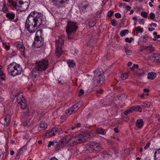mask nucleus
<instances>
[{
  "label": "nucleus",
  "mask_w": 160,
  "mask_h": 160,
  "mask_svg": "<svg viewBox=\"0 0 160 160\" xmlns=\"http://www.w3.org/2000/svg\"><path fill=\"white\" fill-rule=\"evenodd\" d=\"M77 103L79 105V107H81L82 106V102H79L78 103Z\"/></svg>",
  "instance_id": "obj_61"
},
{
  "label": "nucleus",
  "mask_w": 160,
  "mask_h": 160,
  "mask_svg": "<svg viewBox=\"0 0 160 160\" xmlns=\"http://www.w3.org/2000/svg\"><path fill=\"white\" fill-rule=\"evenodd\" d=\"M125 52L127 55H130L132 54V52L130 50H129L127 48L125 49Z\"/></svg>",
  "instance_id": "obj_40"
},
{
  "label": "nucleus",
  "mask_w": 160,
  "mask_h": 160,
  "mask_svg": "<svg viewBox=\"0 0 160 160\" xmlns=\"http://www.w3.org/2000/svg\"><path fill=\"white\" fill-rule=\"evenodd\" d=\"M130 112H129V110H126L124 112V114L125 115H127Z\"/></svg>",
  "instance_id": "obj_62"
},
{
  "label": "nucleus",
  "mask_w": 160,
  "mask_h": 160,
  "mask_svg": "<svg viewBox=\"0 0 160 160\" xmlns=\"http://www.w3.org/2000/svg\"><path fill=\"white\" fill-rule=\"evenodd\" d=\"M5 121L7 123H9L10 120V118L9 116H7L4 118Z\"/></svg>",
  "instance_id": "obj_39"
},
{
  "label": "nucleus",
  "mask_w": 160,
  "mask_h": 160,
  "mask_svg": "<svg viewBox=\"0 0 160 160\" xmlns=\"http://www.w3.org/2000/svg\"><path fill=\"white\" fill-rule=\"evenodd\" d=\"M84 92L83 90L82 89H81L80 90V91L79 92L78 96L80 97V96L84 94Z\"/></svg>",
  "instance_id": "obj_52"
},
{
  "label": "nucleus",
  "mask_w": 160,
  "mask_h": 160,
  "mask_svg": "<svg viewBox=\"0 0 160 160\" xmlns=\"http://www.w3.org/2000/svg\"><path fill=\"white\" fill-rule=\"evenodd\" d=\"M89 146L90 148L95 151L99 150L100 148V143L93 142H91L89 143Z\"/></svg>",
  "instance_id": "obj_11"
},
{
  "label": "nucleus",
  "mask_w": 160,
  "mask_h": 160,
  "mask_svg": "<svg viewBox=\"0 0 160 160\" xmlns=\"http://www.w3.org/2000/svg\"><path fill=\"white\" fill-rule=\"evenodd\" d=\"M115 16L116 18H120L121 17V15L119 13H117L115 14Z\"/></svg>",
  "instance_id": "obj_51"
},
{
  "label": "nucleus",
  "mask_w": 160,
  "mask_h": 160,
  "mask_svg": "<svg viewBox=\"0 0 160 160\" xmlns=\"http://www.w3.org/2000/svg\"><path fill=\"white\" fill-rule=\"evenodd\" d=\"M125 98V95L124 94H120L118 96V98L119 100L122 101L123 99Z\"/></svg>",
  "instance_id": "obj_32"
},
{
  "label": "nucleus",
  "mask_w": 160,
  "mask_h": 160,
  "mask_svg": "<svg viewBox=\"0 0 160 160\" xmlns=\"http://www.w3.org/2000/svg\"><path fill=\"white\" fill-rule=\"evenodd\" d=\"M16 46L18 48H19L20 47H21L23 45L22 43L20 42H16Z\"/></svg>",
  "instance_id": "obj_36"
},
{
  "label": "nucleus",
  "mask_w": 160,
  "mask_h": 160,
  "mask_svg": "<svg viewBox=\"0 0 160 160\" xmlns=\"http://www.w3.org/2000/svg\"><path fill=\"white\" fill-rule=\"evenodd\" d=\"M78 28L75 22L70 20L68 21V24L66 27V31L68 35V38L69 39H70L72 38L70 37V36L71 34H74L76 32Z\"/></svg>",
  "instance_id": "obj_7"
},
{
  "label": "nucleus",
  "mask_w": 160,
  "mask_h": 160,
  "mask_svg": "<svg viewBox=\"0 0 160 160\" xmlns=\"http://www.w3.org/2000/svg\"><path fill=\"white\" fill-rule=\"evenodd\" d=\"M97 69L94 72V76L93 82V84L96 86H100L104 83L105 81V78L103 72H99Z\"/></svg>",
  "instance_id": "obj_5"
},
{
  "label": "nucleus",
  "mask_w": 160,
  "mask_h": 160,
  "mask_svg": "<svg viewBox=\"0 0 160 160\" xmlns=\"http://www.w3.org/2000/svg\"><path fill=\"white\" fill-rule=\"evenodd\" d=\"M148 29L149 31H152L154 30L155 29V28H150L149 27V28H148Z\"/></svg>",
  "instance_id": "obj_64"
},
{
  "label": "nucleus",
  "mask_w": 160,
  "mask_h": 160,
  "mask_svg": "<svg viewBox=\"0 0 160 160\" xmlns=\"http://www.w3.org/2000/svg\"><path fill=\"white\" fill-rule=\"evenodd\" d=\"M56 140H53L52 141H50L49 142V143L48 145V148L52 146H55L56 143Z\"/></svg>",
  "instance_id": "obj_29"
},
{
  "label": "nucleus",
  "mask_w": 160,
  "mask_h": 160,
  "mask_svg": "<svg viewBox=\"0 0 160 160\" xmlns=\"http://www.w3.org/2000/svg\"><path fill=\"white\" fill-rule=\"evenodd\" d=\"M58 132L59 134L62 133L63 132V131L62 129L61 128H58Z\"/></svg>",
  "instance_id": "obj_63"
},
{
  "label": "nucleus",
  "mask_w": 160,
  "mask_h": 160,
  "mask_svg": "<svg viewBox=\"0 0 160 160\" xmlns=\"http://www.w3.org/2000/svg\"><path fill=\"white\" fill-rule=\"evenodd\" d=\"M72 107H73V108H75V109H76V111L78 109L79 106L78 104L76 103L72 106Z\"/></svg>",
  "instance_id": "obj_47"
},
{
  "label": "nucleus",
  "mask_w": 160,
  "mask_h": 160,
  "mask_svg": "<svg viewBox=\"0 0 160 160\" xmlns=\"http://www.w3.org/2000/svg\"><path fill=\"white\" fill-rule=\"evenodd\" d=\"M157 25V24L155 23H152L150 24V26L151 27H156Z\"/></svg>",
  "instance_id": "obj_59"
},
{
  "label": "nucleus",
  "mask_w": 160,
  "mask_h": 160,
  "mask_svg": "<svg viewBox=\"0 0 160 160\" xmlns=\"http://www.w3.org/2000/svg\"><path fill=\"white\" fill-rule=\"evenodd\" d=\"M22 93H16L17 102L21 105L22 109L25 110L24 113H22V117L25 116L29 115L31 114V109L27 107V104L25 99L23 98Z\"/></svg>",
  "instance_id": "obj_3"
},
{
  "label": "nucleus",
  "mask_w": 160,
  "mask_h": 160,
  "mask_svg": "<svg viewBox=\"0 0 160 160\" xmlns=\"http://www.w3.org/2000/svg\"><path fill=\"white\" fill-rule=\"evenodd\" d=\"M26 119V120H25L24 119L22 120L23 122L22 123L23 125L24 126H30L31 124L30 122L31 120L30 118H28L27 117L25 118V119Z\"/></svg>",
  "instance_id": "obj_15"
},
{
  "label": "nucleus",
  "mask_w": 160,
  "mask_h": 160,
  "mask_svg": "<svg viewBox=\"0 0 160 160\" xmlns=\"http://www.w3.org/2000/svg\"><path fill=\"white\" fill-rule=\"evenodd\" d=\"M127 6L126 3H122L120 4L119 6L121 8L122 7L123 8H125V7Z\"/></svg>",
  "instance_id": "obj_43"
},
{
  "label": "nucleus",
  "mask_w": 160,
  "mask_h": 160,
  "mask_svg": "<svg viewBox=\"0 0 160 160\" xmlns=\"http://www.w3.org/2000/svg\"><path fill=\"white\" fill-rule=\"evenodd\" d=\"M150 145L151 142H148L146 146L144 147V149L145 150L147 149L149 147Z\"/></svg>",
  "instance_id": "obj_54"
},
{
  "label": "nucleus",
  "mask_w": 160,
  "mask_h": 160,
  "mask_svg": "<svg viewBox=\"0 0 160 160\" xmlns=\"http://www.w3.org/2000/svg\"><path fill=\"white\" fill-rule=\"evenodd\" d=\"M138 64H134L133 65L132 67L131 68H130L132 70H133L135 68H138Z\"/></svg>",
  "instance_id": "obj_41"
},
{
  "label": "nucleus",
  "mask_w": 160,
  "mask_h": 160,
  "mask_svg": "<svg viewBox=\"0 0 160 160\" xmlns=\"http://www.w3.org/2000/svg\"><path fill=\"white\" fill-rule=\"evenodd\" d=\"M134 107L135 111H139L140 112H142L141 108L139 106H135Z\"/></svg>",
  "instance_id": "obj_30"
},
{
  "label": "nucleus",
  "mask_w": 160,
  "mask_h": 160,
  "mask_svg": "<svg viewBox=\"0 0 160 160\" xmlns=\"http://www.w3.org/2000/svg\"><path fill=\"white\" fill-rule=\"evenodd\" d=\"M63 139L66 146H72L78 143L75 136L72 137L70 135H67L63 138Z\"/></svg>",
  "instance_id": "obj_9"
},
{
  "label": "nucleus",
  "mask_w": 160,
  "mask_h": 160,
  "mask_svg": "<svg viewBox=\"0 0 160 160\" xmlns=\"http://www.w3.org/2000/svg\"><path fill=\"white\" fill-rule=\"evenodd\" d=\"M6 16L11 21L16 22L18 20V18H16L15 19H14L15 15L13 12L8 13L6 14Z\"/></svg>",
  "instance_id": "obj_13"
},
{
  "label": "nucleus",
  "mask_w": 160,
  "mask_h": 160,
  "mask_svg": "<svg viewBox=\"0 0 160 160\" xmlns=\"http://www.w3.org/2000/svg\"><path fill=\"white\" fill-rule=\"evenodd\" d=\"M62 138L60 141L58 142H57V141H56V143L55 144L56 150L58 151L59 149L62 148L64 146H65V145L64 143V142Z\"/></svg>",
  "instance_id": "obj_12"
},
{
  "label": "nucleus",
  "mask_w": 160,
  "mask_h": 160,
  "mask_svg": "<svg viewBox=\"0 0 160 160\" xmlns=\"http://www.w3.org/2000/svg\"><path fill=\"white\" fill-rule=\"evenodd\" d=\"M22 71V67L14 62L11 63L8 66V73L12 77L20 75Z\"/></svg>",
  "instance_id": "obj_4"
},
{
  "label": "nucleus",
  "mask_w": 160,
  "mask_h": 160,
  "mask_svg": "<svg viewBox=\"0 0 160 160\" xmlns=\"http://www.w3.org/2000/svg\"><path fill=\"white\" fill-rule=\"evenodd\" d=\"M54 133L56 134H59L58 132V128H52Z\"/></svg>",
  "instance_id": "obj_49"
},
{
  "label": "nucleus",
  "mask_w": 160,
  "mask_h": 160,
  "mask_svg": "<svg viewBox=\"0 0 160 160\" xmlns=\"http://www.w3.org/2000/svg\"><path fill=\"white\" fill-rule=\"evenodd\" d=\"M43 18V15L37 11L31 12L26 21V28L30 33H34L41 25Z\"/></svg>",
  "instance_id": "obj_1"
},
{
  "label": "nucleus",
  "mask_w": 160,
  "mask_h": 160,
  "mask_svg": "<svg viewBox=\"0 0 160 160\" xmlns=\"http://www.w3.org/2000/svg\"><path fill=\"white\" fill-rule=\"evenodd\" d=\"M113 11L110 10V11L108 13V17H111L113 15Z\"/></svg>",
  "instance_id": "obj_44"
},
{
  "label": "nucleus",
  "mask_w": 160,
  "mask_h": 160,
  "mask_svg": "<svg viewBox=\"0 0 160 160\" xmlns=\"http://www.w3.org/2000/svg\"><path fill=\"white\" fill-rule=\"evenodd\" d=\"M154 160H160V148L157 149L154 153Z\"/></svg>",
  "instance_id": "obj_14"
},
{
  "label": "nucleus",
  "mask_w": 160,
  "mask_h": 160,
  "mask_svg": "<svg viewBox=\"0 0 160 160\" xmlns=\"http://www.w3.org/2000/svg\"><path fill=\"white\" fill-rule=\"evenodd\" d=\"M27 148L26 146H24L20 149V152L21 151L24 152L27 149Z\"/></svg>",
  "instance_id": "obj_38"
},
{
  "label": "nucleus",
  "mask_w": 160,
  "mask_h": 160,
  "mask_svg": "<svg viewBox=\"0 0 160 160\" xmlns=\"http://www.w3.org/2000/svg\"><path fill=\"white\" fill-rule=\"evenodd\" d=\"M69 0H60L59 3L61 4H63L64 3L68 2Z\"/></svg>",
  "instance_id": "obj_53"
},
{
  "label": "nucleus",
  "mask_w": 160,
  "mask_h": 160,
  "mask_svg": "<svg viewBox=\"0 0 160 160\" xmlns=\"http://www.w3.org/2000/svg\"><path fill=\"white\" fill-rule=\"evenodd\" d=\"M144 92L147 93L146 94V96H147L148 95V92L149 91V90L147 88H145L143 89Z\"/></svg>",
  "instance_id": "obj_55"
},
{
  "label": "nucleus",
  "mask_w": 160,
  "mask_h": 160,
  "mask_svg": "<svg viewBox=\"0 0 160 160\" xmlns=\"http://www.w3.org/2000/svg\"><path fill=\"white\" fill-rule=\"evenodd\" d=\"M76 128H78L80 127L81 124L80 123H77L75 125Z\"/></svg>",
  "instance_id": "obj_57"
},
{
  "label": "nucleus",
  "mask_w": 160,
  "mask_h": 160,
  "mask_svg": "<svg viewBox=\"0 0 160 160\" xmlns=\"http://www.w3.org/2000/svg\"><path fill=\"white\" fill-rule=\"evenodd\" d=\"M132 39V38H127L125 39V41L126 42L130 43L132 42V40H131Z\"/></svg>",
  "instance_id": "obj_45"
},
{
  "label": "nucleus",
  "mask_w": 160,
  "mask_h": 160,
  "mask_svg": "<svg viewBox=\"0 0 160 160\" xmlns=\"http://www.w3.org/2000/svg\"><path fill=\"white\" fill-rule=\"evenodd\" d=\"M96 132L98 134L102 135H104L105 134V132L104 130L102 128L97 129L96 130Z\"/></svg>",
  "instance_id": "obj_22"
},
{
  "label": "nucleus",
  "mask_w": 160,
  "mask_h": 160,
  "mask_svg": "<svg viewBox=\"0 0 160 160\" xmlns=\"http://www.w3.org/2000/svg\"><path fill=\"white\" fill-rule=\"evenodd\" d=\"M96 24L95 20L91 21L89 22V25L90 27H93Z\"/></svg>",
  "instance_id": "obj_34"
},
{
  "label": "nucleus",
  "mask_w": 160,
  "mask_h": 160,
  "mask_svg": "<svg viewBox=\"0 0 160 160\" xmlns=\"http://www.w3.org/2000/svg\"><path fill=\"white\" fill-rule=\"evenodd\" d=\"M160 38V35H157L156 36H155V37H154L155 39H153L154 40H156V39H157Z\"/></svg>",
  "instance_id": "obj_60"
},
{
  "label": "nucleus",
  "mask_w": 160,
  "mask_h": 160,
  "mask_svg": "<svg viewBox=\"0 0 160 160\" xmlns=\"http://www.w3.org/2000/svg\"><path fill=\"white\" fill-rule=\"evenodd\" d=\"M129 112H133V111H135L134 107H132L130 108L129 109Z\"/></svg>",
  "instance_id": "obj_56"
},
{
  "label": "nucleus",
  "mask_w": 160,
  "mask_h": 160,
  "mask_svg": "<svg viewBox=\"0 0 160 160\" xmlns=\"http://www.w3.org/2000/svg\"><path fill=\"white\" fill-rule=\"evenodd\" d=\"M135 29L137 31H138L141 33H142L143 32V28L140 27V26L135 27Z\"/></svg>",
  "instance_id": "obj_28"
},
{
  "label": "nucleus",
  "mask_w": 160,
  "mask_h": 160,
  "mask_svg": "<svg viewBox=\"0 0 160 160\" xmlns=\"http://www.w3.org/2000/svg\"><path fill=\"white\" fill-rule=\"evenodd\" d=\"M125 8L126 9L127 11H129L130 10L131 8V7L127 5L125 7Z\"/></svg>",
  "instance_id": "obj_58"
},
{
  "label": "nucleus",
  "mask_w": 160,
  "mask_h": 160,
  "mask_svg": "<svg viewBox=\"0 0 160 160\" xmlns=\"http://www.w3.org/2000/svg\"><path fill=\"white\" fill-rule=\"evenodd\" d=\"M141 14L142 16L144 18H146L147 17L148 13L146 12L143 11L141 12Z\"/></svg>",
  "instance_id": "obj_37"
},
{
  "label": "nucleus",
  "mask_w": 160,
  "mask_h": 160,
  "mask_svg": "<svg viewBox=\"0 0 160 160\" xmlns=\"http://www.w3.org/2000/svg\"><path fill=\"white\" fill-rule=\"evenodd\" d=\"M66 114H74L76 112V109L73 108V107H72L70 108L68 110H67L65 111Z\"/></svg>",
  "instance_id": "obj_17"
},
{
  "label": "nucleus",
  "mask_w": 160,
  "mask_h": 160,
  "mask_svg": "<svg viewBox=\"0 0 160 160\" xmlns=\"http://www.w3.org/2000/svg\"><path fill=\"white\" fill-rule=\"evenodd\" d=\"M111 23L112 26H116L118 24V22L116 20L113 19Z\"/></svg>",
  "instance_id": "obj_35"
},
{
  "label": "nucleus",
  "mask_w": 160,
  "mask_h": 160,
  "mask_svg": "<svg viewBox=\"0 0 160 160\" xmlns=\"http://www.w3.org/2000/svg\"><path fill=\"white\" fill-rule=\"evenodd\" d=\"M155 17V14L153 13H150V18L152 19L153 20L154 18Z\"/></svg>",
  "instance_id": "obj_46"
},
{
  "label": "nucleus",
  "mask_w": 160,
  "mask_h": 160,
  "mask_svg": "<svg viewBox=\"0 0 160 160\" xmlns=\"http://www.w3.org/2000/svg\"><path fill=\"white\" fill-rule=\"evenodd\" d=\"M156 77L155 73L153 72L148 73V79L151 80L154 79Z\"/></svg>",
  "instance_id": "obj_18"
},
{
  "label": "nucleus",
  "mask_w": 160,
  "mask_h": 160,
  "mask_svg": "<svg viewBox=\"0 0 160 160\" xmlns=\"http://www.w3.org/2000/svg\"><path fill=\"white\" fill-rule=\"evenodd\" d=\"M129 32V31L128 30H125L122 31L120 32V35L122 37H123L126 35V34H128Z\"/></svg>",
  "instance_id": "obj_25"
},
{
  "label": "nucleus",
  "mask_w": 160,
  "mask_h": 160,
  "mask_svg": "<svg viewBox=\"0 0 160 160\" xmlns=\"http://www.w3.org/2000/svg\"><path fill=\"white\" fill-rule=\"evenodd\" d=\"M152 57L154 58V60H156L157 62H160V55L155 54L152 55Z\"/></svg>",
  "instance_id": "obj_21"
},
{
  "label": "nucleus",
  "mask_w": 160,
  "mask_h": 160,
  "mask_svg": "<svg viewBox=\"0 0 160 160\" xmlns=\"http://www.w3.org/2000/svg\"><path fill=\"white\" fill-rule=\"evenodd\" d=\"M128 77V75L127 73H124L121 76V78L122 80L126 79Z\"/></svg>",
  "instance_id": "obj_31"
},
{
  "label": "nucleus",
  "mask_w": 160,
  "mask_h": 160,
  "mask_svg": "<svg viewBox=\"0 0 160 160\" xmlns=\"http://www.w3.org/2000/svg\"><path fill=\"white\" fill-rule=\"evenodd\" d=\"M35 65L32 72V77L34 79L39 76L40 72L45 71L48 68V61L47 59L37 61L35 63Z\"/></svg>",
  "instance_id": "obj_2"
},
{
  "label": "nucleus",
  "mask_w": 160,
  "mask_h": 160,
  "mask_svg": "<svg viewBox=\"0 0 160 160\" xmlns=\"http://www.w3.org/2000/svg\"><path fill=\"white\" fill-rule=\"evenodd\" d=\"M0 76H1V79L2 80H4L5 79V76L4 75L3 72L2 71H0Z\"/></svg>",
  "instance_id": "obj_42"
},
{
  "label": "nucleus",
  "mask_w": 160,
  "mask_h": 160,
  "mask_svg": "<svg viewBox=\"0 0 160 160\" xmlns=\"http://www.w3.org/2000/svg\"><path fill=\"white\" fill-rule=\"evenodd\" d=\"M90 136L89 133L87 131H84L80 132L79 134L75 136L79 143V142H84L88 140Z\"/></svg>",
  "instance_id": "obj_10"
},
{
  "label": "nucleus",
  "mask_w": 160,
  "mask_h": 160,
  "mask_svg": "<svg viewBox=\"0 0 160 160\" xmlns=\"http://www.w3.org/2000/svg\"><path fill=\"white\" fill-rule=\"evenodd\" d=\"M67 63L68 66L70 67H73L75 66V63L73 60H68L67 61Z\"/></svg>",
  "instance_id": "obj_23"
},
{
  "label": "nucleus",
  "mask_w": 160,
  "mask_h": 160,
  "mask_svg": "<svg viewBox=\"0 0 160 160\" xmlns=\"http://www.w3.org/2000/svg\"><path fill=\"white\" fill-rule=\"evenodd\" d=\"M47 124L44 122H40L39 124V127L40 128L43 130H45L47 128Z\"/></svg>",
  "instance_id": "obj_20"
},
{
  "label": "nucleus",
  "mask_w": 160,
  "mask_h": 160,
  "mask_svg": "<svg viewBox=\"0 0 160 160\" xmlns=\"http://www.w3.org/2000/svg\"><path fill=\"white\" fill-rule=\"evenodd\" d=\"M54 133L56 134H59L58 132V128H52Z\"/></svg>",
  "instance_id": "obj_50"
},
{
  "label": "nucleus",
  "mask_w": 160,
  "mask_h": 160,
  "mask_svg": "<svg viewBox=\"0 0 160 160\" xmlns=\"http://www.w3.org/2000/svg\"><path fill=\"white\" fill-rule=\"evenodd\" d=\"M46 134L47 136L50 137H52L55 135V133H54L52 128V129L51 130L48 132Z\"/></svg>",
  "instance_id": "obj_24"
},
{
  "label": "nucleus",
  "mask_w": 160,
  "mask_h": 160,
  "mask_svg": "<svg viewBox=\"0 0 160 160\" xmlns=\"http://www.w3.org/2000/svg\"><path fill=\"white\" fill-rule=\"evenodd\" d=\"M16 2H12V5L13 6L16 8L17 10L18 11V9L19 8V5L17 4V3H18V2H17L16 0Z\"/></svg>",
  "instance_id": "obj_27"
},
{
  "label": "nucleus",
  "mask_w": 160,
  "mask_h": 160,
  "mask_svg": "<svg viewBox=\"0 0 160 160\" xmlns=\"http://www.w3.org/2000/svg\"><path fill=\"white\" fill-rule=\"evenodd\" d=\"M136 126L138 128H141L143 125V122L142 119H138L137 120L136 123Z\"/></svg>",
  "instance_id": "obj_16"
},
{
  "label": "nucleus",
  "mask_w": 160,
  "mask_h": 160,
  "mask_svg": "<svg viewBox=\"0 0 160 160\" xmlns=\"http://www.w3.org/2000/svg\"><path fill=\"white\" fill-rule=\"evenodd\" d=\"M138 22L140 24H144L145 23V20L143 19H139L138 20Z\"/></svg>",
  "instance_id": "obj_48"
},
{
  "label": "nucleus",
  "mask_w": 160,
  "mask_h": 160,
  "mask_svg": "<svg viewBox=\"0 0 160 160\" xmlns=\"http://www.w3.org/2000/svg\"><path fill=\"white\" fill-rule=\"evenodd\" d=\"M20 49V51L21 52V53L22 55H23L24 53V47L23 45L20 47L19 48Z\"/></svg>",
  "instance_id": "obj_33"
},
{
  "label": "nucleus",
  "mask_w": 160,
  "mask_h": 160,
  "mask_svg": "<svg viewBox=\"0 0 160 160\" xmlns=\"http://www.w3.org/2000/svg\"><path fill=\"white\" fill-rule=\"evenodd\" d=\"M150 104L149 102H145L142 104V106L144 108H148L150 107Z\"/></svg>",
  "instance_id": "obj_26"
},
{
  "label": "nucleus",
  "mask_w": 160,
  "mask_h": 160,
  "mask_svg": "<svg viewBox=\"0 0 160 160\" xmlns=\"http://www.w3.org/2000/svg\"><path fill=\"white\" fill-rule=\"evenodd\" d=\"M42 29L38 30L36 32L34 41L32 44V46L35 48H40L43 45L44 40L42 38Z\"/></svg>",
  "instance_id": "obj_6"
},
{
  "label": "nucleus",
  "mask_w": 160,
  "mask_h": 160,
  "mask_svg": "<svg viewBox=\"0 0 160 160\" xmlns=\"http://www.w3.org/2000/svg\"><path fill=\"white\" fill-rule=\"evenodd\" d=\"M141 38L143 42L145 43L150 39V38L147 35L142 36Z\"/></svg>",
  "instance_id": "obj_19"
},
{
  "label": "nucleus",
  "mask_w": 160,
  "mask_h": 160,
  "mask_svg": "<svg viewBox=\"0 0 160 160\" xmlns=\"http://www.w3.org/2000/svg\"><path fill=\"white\" fill-rule=\"evenodd\" d=\"M64 37L63 36L58 37V39L56 41V53L58 57L61 55L62 49L63 47Z\"/></svg>",
  "instance_id": "obj_8"
}]
</instances>
